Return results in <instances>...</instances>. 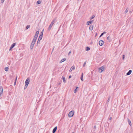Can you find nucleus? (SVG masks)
I'll return each instance as SVG.
<instances>
[{"label":"nucleus","mask_w":133,"mask_h":133,"mask_svg":"<svg viewBox=\"0 0 133 133\" xmlns=\"http://www.w3.org/2000/svg\"><path fill=\"white\" fill-rule=\"evenodd\" d=\"M55 20H54L52 21V22H51V23L49 25L48 28V31H50L51 29L53 24H54V23L55 22Z\"/></svg>","instance_id":"obj_1"},{"label":"nucleus","mask_w":133,"mask_h":133,"mask_svg":"<svg viewBox=\"0 0 133 133\" xmlns=\"http://www.w3.org/2000/svg\"><path fill=\"white\" fill-rule=\"evenodd\" d=\"M105 66H102L99 68L98 69V71L100 73H101L104 69Z\"/></svg>","instance_id":"obj_2"},{"label":"nucleus","mask_w":133,"mask_h":133,"mask_svg":"<svg viewBox=\"0 0 133 133\" xmlns=\"http://www.w3.org/2000/svg\"><path fill=\"white\" fill-rule=\"evenodd\" d=\"M74 114V111H71L70 112L68 115V116L69 117H72Z\"/></svg>","instance_id":"obj_3"},{"label":"nucleus","mask_w":133,"mask_h":133,"mask_svg":"<svg viewBox=\"0 0 133 133\" xmlns=\"http://www.w3.org/2000/svg\"><path fill=\"white\" fill-rule=\"evenodd\" d=\"M42 35L43 34H42L41 35L39 36L38 39L37 41V44L39 43L40 42V41L42 39Z\"/></svg>","instance_id":"obj_4"},{"label":"nucleus","mask_w":133,"mask_h":133,"mask_svg":"<svg viewBox=\"0 0 133 133\" xmlns=\"http://www.w3.org/2000/svg\"><path fill=\"white\" fill-rule=\"evenodd\" d=\"M30 79L29 78H27L25 81V83L26 84V85H28L30 82Z\"/></svg>","instance_id":"obj_5"},{"label":"nucleus","mask_w":133,"mask_h":133,"mask_svg":"<svg viewBox=\"0 0 133 133\" xmlns=\"http://www.w3.org/2000/svg\"><path fill=\"white\" fill-rule=\"evenodd\" d=\"M35 43V42H34V41H32L30 46V48L31 49H32L33 48Z\"/></svg>","instance_id":"obj_6"},{"label":"nucleus","mask_w":133,"mask_h":133,"mask_svg":"<svg viewBox=\"0 0 133 133\" xmlns=\"http://www.w3.org/2000/svg\"><path fill=\"white\" fill-rule=\"evenodd\" d=\"M3 92V89L2 86L0 87V97L2 95Z\"/></svg>","instance_id":"obj_7"},{"label":"nucleus","mask_w":133,"mask_h":133,"mask_svg":"<svg viewBox=\"0 0 133 133\" xmlns=\"http://www.w3.org/2000/svg\"><path fill=\"white\" fill-rule=\"evenodd\" d=\"M104 42L103 41L101 40L99 41V44L100 45L102 46L104 44Z\"/></svg>","instance_id":"obj_8"},{"label":"nucleus","mask_w":133,"mask_h":133,"mask_svg":"<svg viewBox=\"0 0 133 133\" xmlns=\"http://www.w3.org/2000/svg\"><path fill=\"white\" fill-rule=\"evenodd\" d=\"M93 21H93H89L87 23V24H86L87 25H89L90 24H92Z\"/></svg>","instance_id":"obj_9"},{"label":"nucleus","mask_w":133,"mask_h":133,"mask_svg":"<svg viewBox=\"0 0 133 133\" xmlns=\"http://www.w3.org/2000/svg\"><path fill=\"white\" fill-rule=\"evenodd\" d=\"M75 69V68L74 66H72V67L70 69L69 71L70 72H71L72 71V70H74Z\"/></svg>","instance_id":"obj_10"},{"label":"nucleus","mask_w":133,"mask_h":133,"mask_svg":"<svg viewBox=\"0 0 133 133\" xmlns=\"http://www.w3.org/2000/svg\"><path fill=\"white\" fill-rule=\"evenodd\" d=\"M57 129V127H56L54 128L52 130V133H55Z\"/></svg>","instance_id":"obj_11"},{"label":"nucleus","mask_w":133,"mask_h":133,"mask_svg":"<svg viewBox=\"0 0 133 133\" xmlns=\"http://www.w3.org/2000/svg\"><path fill=\"white\" fill-rule=\"evenodd\" d=\"M66 60V59L65 58H63L62 59L61 61H60V63H61L64 61H65Z\"/></svg>","instance_id":"obj_12"},{"label":"nucleus","mask_w":133,"mask_h":133,"mask_svg":"<svg viewBox=\"0 0 133 133\" xmlns=\"http://www.w3.org/2000/svg\"><path fill=\"white\" fill-rule=\"evenodd\" d=\"M132 72V71L131 70H129V71L126 74L127 75H130L131 73Z\"/></svg>","instance_id":"obj_13"},{"label":"nucleus","mask_w":133,"mask_h":133,"mask_svg":"<svg viewBox=\"0 0 133 133\" xmlns=\"http://www.w3.org/2000/svg\"><path fill=\"white\" fill-rule=\"evenodd\" d=\"M93 28V26L91 25L89 27V30H92Z\"/></svg>","instance_id":"obj_14"},{"label":"nucleus","mask_w":133,"mask_h":133,"mask_svg":"<svg viewBox=\"0 0 133 133\" xmlns=\"http://www.w3.org/2000/svg\"><path fill=\"white\" fill-rule=\"evenodd\" d=\"M128 123L129 124V125L130 126H131V121L128 118Z\"/></svg>","instance_id":"obj_15"},{"label":"nucleus","mask_w":133,"mask_h":133,"mask_svg":"<svg viewBox=\"0 0 133 133\" xmlns=\"http://www.w3.org/2000/svg\"><path fill=\"white\" fill-rule=\"evenodd\" d=\"M62 79L63 80V82L65 83L66 82L65 78L63 76H62Z\"/></svg>","instance_id":"obj_16"},{"label":"nucleus","mask_w":133,"mask_h":133,"mask_svg":"<svg viewBox=\"0 0 133 133\" xmlns=\"http://www.w3.org/2000/svg\"><path fill=\"white\" fill-rule=\"evenodd\" d=\"M15 45H16V43H14L12 44L11 47V48H13L15 46Z\"/></svg>","instance_id":"obj_17"},{"label":"nucleus","mask_w":133,"mask_h":133,"mask_svg":"<svg viewBox=\"0 0 133 133\" xmlns=\"http://www.w3.org/2000/svg\"><path fill=\"white\" fill-rule=\"evenodd\" d=\"M106 33L105 32H104L102 33L101 35L99 36V37H101L104 34H105Z\"/></svg>","instance_id":"obj_18"},{"label":"nucleus","mask_w":133,"mask_h":133,"mask_svg":"<svg viewBox=\"0 0 133 133\" xmlns=\"http://www.w3.org/2000/svg\"><path fill=\"white\" fill-rule=\"evenodd\" d=\"M9 69V68L8 67H6L4 69L6 71H8Z\"/></svg>","instance_id":"obj_19"},{"label":"nucleus","mask_w":133,"mask_h":133,"mask_svg":"<svg viewBox=\"0 0 133 133\" xmlns=\"http://www.w3.org/2000/svg\"><path fill=\"white\" fill-rule=\"evenodd\" d=\"M90 50V48L89 47H86V51H89Z\"/></svg>","instance_id":"obj_20"},{"label":"nucleus","mask_w":133,"mask_h":133,"mask_svg":"<svg viewBox=\"0 0 133 133\" xmlns=\"http://www.w3.org/2000/svg\"><path fill=\"white\" fill-rule=\"evenodd\" d=\"M37 38H35V37H34V39H33L32 41H34V42H35L36 41V40L37 39Z\"/></svg>","instance_id":"obj_21"},{"label":"nucleus","mask_w":133,"mask_h":133,"mask_svg":"<svg viewBox=\"0 0 133 133\" xmlns=\"http://www.w3.org/2000/svg\"><path fill=\"white\" fill-rule=\"evenodd\" d=\"M39 31L38 30V31H37L36 32L35 35H38V34L39 33Z\"/></svg>","instance_id":"obj_22"},{"label":"nucleus","mask_w":133,"mask_h":133,"mask_svg":"<svg viewBox=\"0 0 133 133\" xmlns=\"http://www.w3.org/2000/svg\"><path fill=\"white\" fill-rule=\"evenodd\" d=\"M37 3L38 4H40L41 3V1L39 0L37 2Z\"/></svg>","instance_id":"obj_23"},{"label":"nucleus","mask_w":133,"mask_h":133,"mask_svg":"<svg viewBox=\"0 0 133 133\" xmlns=\"http://www.w3.org/2000/svg\"><path fill=\"white\" fill-rule=\"evenodd\" d=\"M17 77H16V79L15 80V81L14 83V85H16V80H17Z\"/></svg>","instance_id":"obj_24"},{"label":"nucleus","mask_w":133,"mask_h":133,"mask_svg":"<svg viewBox=\"0 0 133 133\" xmlns=\"http://www.w3.org/2000/svg\"><path fill=\"white\" fill-rule=\"evenodd\" d=\"M86 61H85V62H84V64H83V67H84L85 66V65H86Z\"/></svg>","instance_id":"obj_25"},{"label":"nucleus","mask_w":133,"mask_h":133,"mask_svg":"<svg viewBox=\"0 0 133 133\" xmlns=\"http://www.w3.org/2000/svg\"><path fill=\"white\" fill-rule=\"evenodd\" d=\"M110 96H109V98H108L107 100V102H109V101H110Z\"/></svg>","instance_id":"obj_26"},{"label":"nucleus","mask_w":133,"mask_h":133,"mask_svg":"<svg viewBox=\"0 0 133 133\" xmlns=\"http://www.w3.org/2000/svg\"><path fill=\"white\" fill-rule=\"evenodd\" d=\"M77 88H78V87H76V89L75 90H74V93H76V92L77 89Z\"/></svg>","instance_id":"obj_27"},{"label":"nucleus","mask_w":133,"mask_h":133,"mask_svg":"<svg viewBox=\"0 0 133 133\" xmlns=\"http://www.w3.org/2000/svg\"><path fill=\"white\" fill-rule=\"evenodd\" d=\"M81 79L82 81H83V77L81 76Z\"/></svg>","instance_id":"obj_28"},{"label":"nucleus","mask_w":133,"mask_h":133,"mask_svg":"<svg viewBox=\"0 0 133 133\" xmlns=\"http://www.w3.org/2000/svg\"><path fill=\"white\" fill-rule=\"evenodd\" d=\"M95 16L94 15H93L92 16V17L90 18V19H91L95 17Z\"/></svg>","instance_id":"obj_29"},{"label":"nucleus","mask_w":133,"mask_h":133,"mask_svg":"<svg viewBox=\"0 0 133 133\" xmlns=\"http://www.w3.org/2000/svg\"><path fill=\"white\" fill-rule=\"evenodd\" d=\"M30 27V25H27L26 26V29H28Z\"/></svg>","instance_id":"obj_30"},{"label":"nucleus","mask_w":133,"mask_h":133,"mask_svg":"<svg viewBox=\"0 0 133 133\" xmlns=\"http://www.w3.org/2000/svg\"><path fill=\"white\" fill-rule=\"evenodd\" d=\"M110 37L109 36H108L107 38V40H109L110 39Z\"/></svg>","instance_id":"obj_31"},{"label":"nucleus","mask_w":133,"mask_h":133,"mask_svg":"<svg viewBox=\"0 0 133 133\" xmlns=\"http://www.w3.org/2000/svg\"><path fill=\"white\" fill-rule=\"evenodd\" d=\"M129 9H127L125 10V12L127 13L128 12Z\"/></svg>","instance_id":"obj_32"},{"label":"nucleus","mask_w":133,"mask_h":133,"mask_svg":"<svg viewBox=\"0 0 133 133\" xmlns=\"http://www.w3.org/2000/svg\"><path fill=\"white\" fill-rule=\"evenodd\" d=\"M38 36V35H35L34 37H35V38H37Z\"/></svg>","instance_id":"obj_33"},{"label":"nucleus","mask_w":133,"mask_h":133,"mask_svg":"<svg viewBox=\"0 0 133 133\" xmlns=\"http://www.w3.org/2000/svg\"><path fill=\"white\" fill-rule=\"evenodd\" d=\"M125 56L124 55H123L122 59H124V58Z\"/></svg>","instance_id":"obj_34"},{"label":"nucleus","mask_w":133,"mask_h":133,"mask_svg":"<svg viewBox=\"0 0 133 133\" xmlns=\"http://www.w3.org/2000/svg\"><path fill=\"white\" fill-rule=\"evenodd\" d=\"M5 0H1V3H3L4 2V1Z\"/></svg>","instance_id":"obj_35"},{"label":"nucleus","mask_w":133,"mask_h":133,"mask_svg":"<svg viewBox=\"0 0 133 133\" xmlns=\"http://www.w3.org/2000/svg\"><path fill=\"white\" fill-rule=\"evenodd\" d=\"M28 86V85H26V84H25V87H24V89H25V88H26Z\"/></svg>","instance_id":"obj_36"},{"label":"nucleus","mask_w":133,"mask_h":133,"mask_svg":"<svg viewBox=\"0 0 133 133\" xmlns=\"http://www.w3.org/2000/svg\"><path fill=\"white\" fill-rule=\"evenodd\" d=\"M71 51H70L69 52V53H68V55H70V54H71Z\"/></svg>","instance_id":"obj_37"},{"label":"nucleus","mask_w":133,"mask_h":133,"mask_svg":"<svg viewBox=\"0 0 133 133\" xmlns=\"http://www.w3.org/2000/svg\"><path fill=\"white\" fill-rule=\"evenodd\" d=\"M111 119H112V117H111L109 118V119L110 120H111Z\"/></svg>","instance_id":"obj_38"},{"label":"nucleus","mask_w":133,"mask_h":133,"mask_svg":"<svg viewBox=\"0 0 133 133\" xmlns=\"http://www.w3.org/2000/svg\"><path fill=\"white\" fill-rule=\"evenodd\" d=\"M12 48H11V47H10V49H9V50H11V49H12Z\"/></svg>","instance_id":"obj_39"},{"label":"nucleus","mask_w":133,"mask_h":133,"mask_svg":"<svg viewBox=\"0 0 133 133\" xmlns=\"http://www.w3.org/2000/svg\"><path fill=\"white\" fill-rule=\"evenodd\" d=\"M94 128H95V129H96V125H95L94 126Z\"/></svg>","instance_id":"obj_40"},{"label":"nucleus","mask_w":133,"mask_h":133,"mask_svg":"<svg viewBox=\"0 0 133 133\" xmlns=\"http://www.w3.org/2000/svg\"><path fill=\"white\" fill-rule=\"evenodd\" d=\"M43 30L42 31V32H41V35L42 34H43Z\"/></svg>","instance_id":"obj_41"},{"label":"nucleus","mask_w":133,"mask_h":133,"mask_svg":"<svg viewBox=\"0 0 133 133\" xmlns=\"http://www.w3.org/2000/svg\"><path fill=\"white\" fill-rule=\"evenodd\" d=\"M71 76H70L69 77V78H70L71 77Z\"/></svg>","instance_id":"obj_42"},{"label":"nucleus","mask_w":133,"mask_h":133,"mask_svg":"<svg viewBox=\"0 0 133 133\" xmlns=\"http://www.w3.org/2000/svg\"><path fill=\"white\" fill-rule=\"evenodd\" d=\"M81 76H83V73L82 74Z\"/></svg>","instance_id":"obj_43"},{"label":"nucleus","mask_w":133,"mask_h":133,"mask_svg":"<svg viewBox=\"0 0 133 133\" xmlns=\"http://www.w3.org/2000/svg\"><path fill=\"white\" fill-rule=\"evenodd\" d=\"M97 35V34L96 33L95 35V37H96V36Z\"/></svg>","instance_id":"obj_44"},{"label":"nucleus","mask_w":133,"mask_h":133,"mask_svg":"<svg viewBox=\"0 0 133 133\" xmlns=\"http://www.w3.org/2000/svg\"><path fill=\"white\" fill-rule=\"evenodd\" d=\"M132 11H129V13H132Z\"/></svg>","instance_id":"obj_45"},{"label":"nucleus","mask_w":133,"mask_h":133,"mask_svg":"<svg viewBox=\"0 0 133 133\" xmlns=\"http://www.w3.org/2000/svg\"><path fill=\"white\" fill-rule=\"evenodd\" d=\"M54 48H53V49H52V52L53 51V50H54Z\"/></svg>","instance_id":"obj_46"},{"label":"nucleus","mask_w":133,"mask_h":133,"mask_svg":"<svg viewBox=\"0 0 133 133\" xmlns=\"http://www.w3.org/2000/svg\"><path fill=\"white\" fill-rule=\"evenodd\" d=\"M9 63V62L8 63V64H10V63Z\"/></svg>","instance_id":"obj_47"},{"label":"nucleus","mask_w":133,"mask_h":133,"mask_svg":"<svg viewBox=\"0 0 133 133\" xmlns=\"http://www.w3.org/2000/svg\"><path fill=\"white\" fill-rule=\"evenodd\" d=\"M74 133V132H72V133Z\"/></svg>","instance_id":"obj_48"}]
</instances>
